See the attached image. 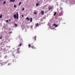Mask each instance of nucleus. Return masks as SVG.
<instances>
[{"instance_id":"1","label":"nucleus","mask_w":75,"mask_h":75,"mask_svg":"<svg viewBox=\"0 0 75 75\" xmlns=\"http://www.w3.org/2000/svg\"><path fill=\"white\" fill-rule=\"evenodd\" d=\"M16 14H14L13 15V17L14 18H17V19H18V13H16Z\"/></svg>"},{"instance_id":"2","label":"nucleus","mask_w":75,"mask_h":75,"mask_svg":"<svg viewBox=\"0 0 75 75\" xmlns=\"http://www.w3.org/2000/svg\"><path fill=\"white\" fill-rule=\"evenodd\" d=\"M17 51L16 52V54H19V53H20V51H19V50H20V48H18L17 49Z\"/></svg>"},{"instance_id":"3","label":"nucleus","mask_w":75,"mask_h":75,"mask_svg":"<svg viewBox=\"0 0 75 75\" xmlns=\"http://www.w3.org/2000/svg\"><path fill=\"white\" fill-rule=\"evenodd\" d=\"M62 14H63V12L62 11L59 14V16H61L62 15Z\"/></svg>"},{"instance_id":"4","label":"nucleus","mask_w":75,"mask_h":75,"mask_svg":"<svg viewBox=\"0 0 75 75\" xmlns=\"http://www.w3.org/2000/svg\"><path fill=\"white\" fill-rule=\"evenodd\" d=\"M53 25L55 27H58V25H57L56 24H53Z\"/></svg>"},{"instance_id":"5","label":"nucleus","mask_w":75,"mask_h":75,"mask_svg":"<svg viewBox=\"0 0 75 75\" xmlns=\"http://www.w3.org/2000/svg\"><path fill=\"white\" fill-rule=\"evenodd\" d=\"M10 2H15V0H10Z\"/></svg>"},{"instance_id":"6","label":"nucleus","mask_w":75,"mask_h":75,"mask_svg":"<svg viewBox=\"0 0 75 75\" xmlns=\"http://www.w3.org/2000/svg\"><path fill=\"white\" fill-rule=\"evenodd\" d=\"M26 20H28V21H30V18H28V17H27L26 18Z\"/></svg>"},{"instance_id":"7","label":"nucleus","mask_w":75,"mask_h":75,"mask_svg":"<svg viewBox=\"0 0 75 75\" xmlns=\"http://www.w3.org/2000/svg\"><path fill=\"white\" fill-rule=\"evenodd\" d=\"M41 14L43 15L44 14V11H41Z\"/></svg>"},{"instance_id":"8","label":"nucleus","mask_w":75,"mask_h":75,"mask_svg":"<svg viewBox=\"0 0 75 75\" xmlns=\"http://www.w3.org/2000/svg\"><path fill=\"white\" fill-rule=\"evenodd\" d=\"M19 42H23V39H21L20 40V41H19Z\"/></svg>"},{"instance_id":"9","label":"nucleus","mask_w":75,"mask_h":75,"mask_svg":"<svg viewBox=\"0 0 75 75\" xmlns=\"http://www.w3.org/2000/svg\"><path fill=\"white\" fill-rule=\"evenodd\" d=\"M37 37V36H35V37H34V40L35 41H36V38Z\"/></svg>"},{"instance_id":"10","label":"nucleus","mask_w":75,"mask_h":75,"mask_svg":"<svg viewBox=\"0 0 75 75\" xmlns=\"http://www.w3.org/2000/svg\"><path fill=\"white\" fill-rule=\"evenodd\" d=\"M13 62H16V60L15 59L13 60Z\"/></svg>"},{"instance_id":"11","label":"nucleus","mask_w":75,"mask_h":75,"mask_svg":"<svg viewBox=\"0 0 75 75\" xmlns=\"http://www.w3.org/2000/svg\"><path fill=\"white\" fill-rule=\"evenodd\" d=\"M38 5H39V3H37L36 4V7H38Z\"/></svg>"},{"instance_id":"12","label":"nucleus","mask_w":75,"mask_h":75,"mask_svg":"<svg viewBox=\"0 0 75 75\" xmlns=\"http://www.w3.org/2000/svg\"><path fill=\"white\" fill-rule=\"evenodd\" d=\"M19 44L20 45H19V46L20 47H21V45H22V43H20Z\"/></svg>"},{"instance_id":"13","label":"nucleus","mask_w":75,"mask_h":75,"mask_svg":"<svg viewBox=\"0 0 75 75\" xmlns=\"http://www.w3.org/2000/svg\"><path fill=\"white\" fill-rule=\"evenodd\" d=\"M30 22H31L32 21H33V18H31L30 19Z\"/></svg>"},{"instance_id":"14","label":"nucleus","mask_w":75,"mask_h":75,"mask_svg":"<svg viewBox=\"0 0 75 75\" xmlns=\"http://www.w3.org/2000/svg\"><path fill=\"white\" fill-rule=\"evenodd\" d=\"M56 14H57V12H55V13H54V16H55Z\"/></svg>"},{"instance_id":"15","label":"nucleus","mask_w":75,"mask_h":75,"mask_svg":"<svg viewBox=\"0 0 75 75\" xmlns=\"http://www.w3.org/2000/svg\"><path fill=\"white\" fill-rule=\"evenodd\" d=\"M3 16V15H2V14H1L0 16V18H2V17Z\"/></svg>"},{"instance_id":"16","label":"nucleus","mask_w":75,"mask_h":75,"mask_svg":"<svg viewBox=\"0 0 75 75\" xmlns=\"http://www.w3.org/2000/svg\"><path fill=\"white\" fill-rule=\"evenodd\" d=\"M0 63H1V65H4V63H3V62H0Z\"/></svg>"},{"instance_id":"17","label":"nucleus","mask_w":75,"mask_h":75,"mask_svg":"<svg viewBox=\"0 0 75 75\" xmlns=\"http://www.w3.org/2000/svg\"><path fill=\"white\" fill-rule=\"evenodd\" d=\"M11 65V63H8V65Z\"/></svg>"},{"instance_id":"18","label":"nucleus","mask_w":75,"mask_h":75,"mask_svg":"<svg viewBox=\"0 0 75 75\" xmlns=\"http://www.w3.org/2000/svg\"><path fill=\"white\" fill-rule=\"evenodd\" d=\"M8 34H12V32H9L8 33Z\"/></svg>"},{"instance_id":"19","label":"nucleus","mask_w":75,"mask_h":75,"mask_svg":"<svg viewBox=\"0 0 75 75\" xmlns=\"http://www.w3.org/2000/svg\"><path fill=\"white\" fill-rule=\"evenodd\" d=\"M21 2H19V6H20V5H21Z\"/></svg>"},{"instance_id":"20","label":"nucleus","mask_w":75,"mask_h":75,"mask_svg":"<svg viewBox=\"0 0 75 75\" xmlns=\"http://www.w3.org/2000/svg\"><path fill=\"white\" fill-rule=\"evenodd\" d=\"M31 47L32 49H34V46H31Z\"/></svg>"},{"instance_id":"21","label":"nucleus","mask_w":75,"mask_h":75,"mask_svg":"<svg viewBox=\"0 0 75 75\" xmlns=\"http://www.w3.org/2000/svg\"><path fill=\"white\" fill-rule=\"evenodd\" d=\"M14 7L15 8H16V5H14Z\"/></svg>"},{"instance_id":"22","label":"nucleus","mask_w":75,"mask_h":75,"mask_svg":"<svg viewBox=\"0 0 75 75\" xmlns=\"http://www.w3.org/2000/svg\"><path fill=\"white\" fill-rule=\"evenodd\" d=\"M36 26H38V25H39V24H38V23H37L36 24Z\"/></svg>"},{"instance_id":"23","label":"nucleus","mask_w":75,"mask_h":75,"mask_svg":"<svg viewBox=\"0 0 75 75\" xmlns=\"http://www.w3.org/2000/svg\"><path fill=\"white\" fill-rule=\"evenodd\" d=\"M2 35H1V37H0V39H1H1H2Z\"/></svg>"},{"instance_id":"24","label":"nucleus","mask_w":75,"mask_h":75,"mask_svg":"<svg viewBox=\"0 0 75 75\" xmlns=\"http://www.w3.org/2000/svg\"><path fill=\"white\" fill-rule=\"evenodd\" d=\"M3 4H6V1H4V2Z\"/></svg>"},{"instance_id":"25","label":"nucleus","mask_w":75,"mask_h":75,"mask_svg":"<svg viewBox=\"0 0 75 75\" xmlns=\"http://www.w3.org/2000/svg\"><path fill=\"white\" fill-rule=\"evenodd\" d=\"M15 25L16 26V27H17V24H15Z\"/></svg>"},{"instance_id":"26","label":"nucleus","mask_w":75,"mask_h":75,"mask_svg":"<svg viewBox=\"0 0 75 75\" xmlns=\"http://www.w3.org/2000/svg\"><path fill=\"white\" fill-rule=\"evenodd\" d=\"M28 47H31V45H30V44H29L28 45Z\"/></svg>"},{"instance_id":"27","label":"nucleus","mask_w":75,"mask_h":75,"mask_svg":"<svg viewBox=\"0 0 75 75\" xmlns=\"http://www.w3.org/2000/svg\"><path fill=\"white\" fill-rule=\"evenodd\" d=\"M51 8H50L49 9V10H51Z\"/></svg>"},{"instance_id":"28","label":"nucleus","mask_w":75,"mask_h":75,"mask_svg":"<svg viewBox=\"0 0 75 75\" xmlns=\"http://www.w3.org/2000/svg\"><path fill=\"white\" fill-rule=\"evenodd\" d=\"M6 21L7 23H8V20H6Z\"/></svg>"},{"instance_id":"29","label":"nucleus","mask_w":75,"mask_h":75,"mask_svg":"<svg viewBox=\"0 0 75 75\" xmlns=\"http://www.w3.org/2000/svg\"><path fill=\"white\" fill-rule=\"evenodd\" d=\"M34 13L35 14H37V13L36 12H34Z\"/></svg>"},{"instance_id":"30","label":"nucleus","mask_w":75,"mask_h":75,"mask_svg":"<svg viewBox=\"0 0 75 75\" xmlns=\"http://www.w3.org/2000/svg\"><path fill=\"white\" fill-rule=\"evenodd\" d=\"M22 10L23 11H24V8H23V9H22Z\"/></svg>"},{"instance_id":"31","label":"nucleus","mask_w":75,"mask_h":75,"mask_svg":"<svg viewBox=\"0 0 75 75\" xmlns=\"http://www.w3.org/2000/svg\"><path fill=\"white\" fill-rule=\"evenodd\" d=\"M21 16H22V17H24V15H22Z\"/></svg>"},{"instance_id":"32","label":"nucleus","mask_w":75,"mask_h":75,"mask_svg":"<svg viewBox=\"0 0 75 75\" xmlns=\"http://www.w3.org/2000/svg\"><path fill=\"white\" fill-rule=\"evenodd\" d=\"M4 58H7V57H6V56H5V57H4Z\"/></svg>"},{"instance_id":"33","label":"nucleus","mask_w":75,"mask_h":75,"mask_svg":"<svg viewBox=\"0 0 75 75\" xmlns=\"http://www.w3.org/2000/svg\"><path fill=\"white\" fill-rule=\"evenodd\" d=\"M11 21V20H10V19H9V21Z\"/></svg>"},{"instance_id":"34","label":"nucleus","mask_w":75,"mask_h":75,"mask_svg":"<svg viewBox=\"0 0 75 75\" xmlns=\"http://www.w3.org/2000/svg\"><path fill=\"white\" fill-rule=\"evenodd\" d=\"M57 10H58V9H57Z\"/></svg>"},{"instance_id":"35","label":"nucleus","mask_w":75,"mask_h":75,"mask_svg":"<svg viewBox=\"0 0 75 75\" xmlns=\"http://www.w3.org/2000/svg\"><path fill=\"white\" fill-rule=\"evenodd\" d=\"M2 0V1H3V0Z\"/></svg>"},{"instance_id":"36","label":"nucleus","mask_w":75,"mask_h":75,"mask_svg":"<svg viewBox=\"0 0 75 75\" xmlns=\"http://www.w3.org/2000/svg\"><path fill=\"white\" fill-rule=\"evenodd\" d=\"M0 1H1V0H0Z\"/></svg>"}]
</instances>
